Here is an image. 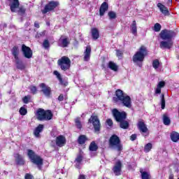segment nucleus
<instances>
[{
  "label": "nucleus",
  "instance_id": "44",
  "mask_svg": "<svg viewBox=\"0 0 179 179\" xmlns=\"http://www.w3.org/2000/svg\"><path fill=\"white\" fill-rule=\"evenodd\" d=\"M161 29H162V25H160V24L159 23H156L154 26V30L155 31H160Z\"/></svg>",
  "mask_w": 179,
  "mask_h": 179
},
{
  "label": "nucleus",
  "instance_id": "43",
  "mask_svg": "<svg viewBox=\"0 0 179 179\" xmlns=\"http://www.w3.org/2000/svg\"><path fill=\"white\" fill-rule=\"evenodd\" d=\"M152 66L155 69H157V68L160 66V62H159V60H154L152 62Z\"/></svg>",
  "mask_w": 179,
  "mask_h": 179
},
{
  "label": "nucleus",
  "instance_id": "6",
  "mask_svg": "<svg viewBox=\"0 0 179 179\" xmlns=\"http://www.w3.org/2000/svg\"><path fill=\"white\" fill-rule=\"evenodd\" d=\"M160 38L165 41H172L176 37V32L167 29L162 30L159 34Z\"/></svg>",
  "mask_w": 179,
  "mask_h": 179
},
{
  "label": "nucleus",
  "instance_id": "5",
  "mask_svg": "<svg viewBox=\"0 0 179 179\" xmlns=\"http://www.w3.org/2000/svg\"><path fill=\"white\" fill-rule=\"evenodd\" d=\"M57 64L60 66L62 71H68L71 68V59L66 57H62L58 60Z\"/></svg>",
  "mask_w": 179,
  "mask_h": 179
},
{
  "label": "nucleus",
  "instance_id": "56",
  "mask_svg": "<svg viewBox=\"0 0 179 179\" xmlns=\"http://www.w3.org/2000/svg\"><path fill=\"white\" fill-rule=\"evenodd\" d=\"M76 167L77 169H80V164H78V162H76Z\"/></svg>",
  "mask_w": 179,
  "mask_h": 179
},
{
  "label": "nucleus",
  "instance_id": "49",
  "mask_svg": "<svg viewBox=\"0 0 179 179\" xmlns=\"http://www.w3.org/2000/svg\"><path fill=\"white\" fill-rule=\"evenodd\" d=\"M82 162V156L78 155L77 158L76 159V163H78V164H80V162Z\"/></svg>",
  "mask_w": 179,
  "mask_h": 179
},
{
  "label": "nucleus",
  "instance_id": "1",
  "mask_svg": "<svg viewBox=\"0 0 179 179\" xmlns=\"http://www.w3.org/2000/svg\"><path fill=\"white\" fill-rule=\"evenodd\" d=\"M148 55V50L145 46H141L133 56V62L142 68V62L145 60V57Z\"/></svg>",
  "mask_w": 179,
  "mask_h": 179
},
{
  "label": "nucleus",
  "instance_id": "12",
  "mask_svg": "<svg viewBox=\"0 0 179 179\" xmlns=\"http://www.w3.org/2000/svg\"><path fill=\"white\" fill-rule=\"evenodd\" d=\"M58 45L65 48L67 45H69V38L68 36H62L58 41Z\"/></svg>",
  "mask_w": 179,
  "mask_h": 179
},
{
  "label": "nucleus",
  "instance_id": "59",
  "mask_svg": "<svg viewBox=\"0 0 179 179\" xmlns=\"http://www.w3.org/2000/svg\"><path fill=\"white\" fill-rule=\"evenodd\" d=\"M8 1H17V0H8Z\"/></svg>",
  "mask_w": 179,
  "mask_h": 179
},
{
  "label": "nucleus",
  "instance_id": "31",
  "mask_svg": "<svg viewBox=\"0 0 179 179\" xmlns=\"http://www.w3.org/2000/svg\"><path fill=\"white\" fill-rule=\"evenodd\" d=\"M54 75H55V76H57V79L59 80V81L60 82L61 85H64V86H66V85H68L67 83H64V81L62 80V78L61 77V74L59 73V72L55 71L53 72Z\"/></svg>",
  "mask_w": 179,
  "mask_h": 179
},
{
  "label": "nucleus",
  "instance_id": "29",
  "mask_svg": "<svg viewBox=\"0 0 179 179\" xmlns=\"http://www.w3.org/2000/svg\"><path fill=\"white\" fill-rule=\"evenodd\" d=\"M171 139L173 142H178L179 141V134L176 131H172L171 133Z\"/></svg>",
  "mask_w": 179,
  "mask_h": 179
},
{
  "label": "nucleus",
  "instance_id": "50",
  "mask_svg": "<svg viewBox=\"0 0 179 179\" xmlns=\"http://www.w3.org/2000/svg\"><path fill=\"white\" fill-rule=\"evenodd\" d=\"M116 51H117V52H116L117 57L119 59L122 58V52L121 50H116Z\"/></svg>",
  "mask_w": 179,
  "mask_h": 179
},
{
  "label": "nucleus",
  "instance_id": "19",
  "mask_svg": "<svg viewBox=\"0 0 179 179\" xmlns=\"http://www.w3.org/2000/svg\"><path fill=\"white\" fill-rule=\"evenodd\" d=\"M137 127L141 132H143L144 134L148 132V127H146V124H145V122H143V120H138Z\"/></svg>",
  "mask_w": 179,
  "mask_h": 179
},
{
  "label": "nucleus",
  "instance_id": "53",
  "mask_svg": "<svg viewBox=\"0 0 179 179\" xmlns=\"http://www.w3.org/2000/svg\"><path fill=\"white\" fill-rule=\"evenodd\" d=\"M131 141H135L136 139V134H132L130 137Z\"/></svg>",
  "mask_w": 179,
  "mask_h": 179
},
{
  "label": "nucleus",
  "instance_id": "60",
  "mask_svg": "<svg viewBox=\"0 0 179 179\" xmlns=\"http://www.w3.org/2000/svg\"><path fill=\"white\" fill-rule=\"evenodd\" d=\"M179 179V178H178Z\"/></svg>",
  "mask_w": 179,
  "mask_h": 179
},
{
  "label": "nucleus",
  "instance_id": "7",
  "mask_svg": "<svg viewBox=\"0 0 179 179\" xmlns=\"http://www.w3.org/2000/svg\"><path fill=\"white\" fill-rule=\"evenodd\" d=\"M112 113L117 122H121L127 119V113L125 112H120L117 108L113 109Z\"/></svg>",
  "mask_w": 179,
  "mask_h": 179
},
{
  "label": "nucleus",
  "instance_id": "14",
  "mask_svg": "<svg viewBox=\"0 0 179 179\" xmlns=\"http://www.w3.org/2000/svg\"><path fill=\"white\" fill-rule=\"evenodd\" d=\"M120 101H122L123 106L127 108H131L132 107V101H131V97L126 95Z\"/></svg>",
  "mask_w": 179,
  "mask_h": 179
},
{
  "label": "nucleus",
  "instance_id": "41",
  "mask_svg": "<svg viewBox=\"0 0 179 179\" xmlns=\"http://www.w3.org/2000/svg\"><path fill=\"white\" fill-rule=\"evenodd\" d=\"M108 15L110 20L115 19L117 17V14L114 11H109Z\"/></svg>",
  "mask_w": 179,
  "mask_h": 179
},
{
  "label": "nucleus",
  "instance_id": "24",
  "mask_svg": "<svg viewBox=\"0 0 179 179\" xmlns=\"http://www.w3.org/2000/svg\"><path fill=\"white\" fill-rule=\"evenodd\" d=\"M91 34L93 40H97L100 37V34L99 33V29L96 28H92L91 29Z\"/></svg>",
  "mask_w": 179,
  "mask_h": 179
},
{
  "label": "nucleus",
  "instance_id": "8",
  "mask_svg": "<svg viewBox=\"0 0 179 179\" xmlns=\"http://www.w3.org/2000/svg\"><path fill=\"white\" fill-rule=\"evenodd\" d=\"M59 5V2L58 1H50L49 3L46 4L44 9L42 10V13L45 15L48 12H51V10H54Z\"/></svg>",
  "mask_w": 179,
  "mask_h": 179
},
{
  "label": "nucleus",
  "instance_id": "21",
  "mask_svg": "<svg viewBox=\"0 0 179 179\" xmlns=\"http://www.w3.org/2000/svg\"><path fill=\"white\" fill-rule=\"evenodd\" d=\"M108 10V4L107 2H103L99 8V15L100 16H104V13Z\"/></svg>",
  "mask_w": 179,
  "mask_h": 179
},
{
  "label": "nucleus",
  "instance_id": "58",
  "mask_svg": "<svg viewBox=\"0 0 179 179\" xmlns=\"http://www.w3.org/2000/svg\"><path fill=\"white\" fill-rule=\"evenodd\" d=\"M30 25V22H27L26 26H29Z\"/></svg>",
  "mask_w": 179,
  "mask_h": 179
},
{
  "label": "nucleus",
  "instance_id": "52",
  "mask_svg": "<svg viewBox=\"0 0 179 179\" xmlns=\"http://www.w3.org/2000/svg\"><path fill=\"white\" fill-rule=\"evenodd\" d=\"M25 179H34V177H33L31 175L27 173L25 175Z\"/></svg>",
  "mask_w": 179,
  "mask_h": 179
},
{
  "label": "nucleus",
  "instance_id": "15",
  "mask_svg": "<svg viewBox=\"0 0 179 179\" xmlns=\"http://www.w3.org/2000/svg\"><path fill=\"white\" fill-rule=\"evenodd\" d=\"M66 143V138L64 136H58L56 138V145L59 146V148H62V146H65Z\"/></svg>",
  "mask_w": 179,
  "mask_h": 179
},
{
  "label": "nucleus",
  "instance_id": "33",
  "mask_svg": "<svg viewBox=\"0 0 179 179\" xmlns=\"http://www.w3.org/2000/svg\"><path fill=\"white\" fill-rule=\"evenodd\" d=\"M163 122L165 125L169 126L171 124V120H170V117H169V116H167V115L164 114L163 115Z\"/></svg>",
  "mask_w": 179,
  "mask_h": 179
},
{
  "label": "nucleus",
  "instance_id": "11",
  "mask_svg": "<svg viewBox=\"0 0 179 179\" xmlns=\"http://www.w3.org/2000/svg\"><path fill=\"white\" fill-rule=\"evenodd\" d=\"M115 96H114L113 100L115 103H118V101H121L126 96L124 92L121 90H117L115 92Z\"/></svg>",
  "mask_w": 179,
  "mask_h": 179
},
{
  "label": "nucleus",
  "instance_id": "4",
  "mask_svg": "<svg viewBox=\"0 0 179 179\" xmlns=\"http://www.w3.org/2000/svg\"><path fill=\"white\" fill-rule=\"evenodd\" d=\"M109 146L112 149H115L117 152L122 150V145L120 143V138L116 135H113L109 139Z\"/></svg>",
  "mask_w": 179,
  "mask_h": 179
},
{
  "label": "nucleus",
  "instance_id": "27",
  "mask_svg": "<svg viewBox=\"0 0 179 179\" xmlns=\"http://www.w3.org/2000/svg\"><path fill=\"white\" fill-rule=\"evenodd\" d=\"M14 157H15L17 164H24V159H23V157H22V155L15 154Z\"/></svg>",
  "mask_w": 179,
  "mask_h": 179
},
{
  "label": "nucleus",
  "instance_id": "32",
  "mask_svg": "<svg viewBox=\"0 0 179 179\" xmlns=\"http://www.w3.org/2000/svg\"><path fill=\"white\" fill-rule=\"evenodd\" d=\"M15 64L17 69H20L21 71L24 69V64H23V62L20 59H15Z\"/></svg>",
  "mask_w": 179,
  "mask_h": 179
},
{
  "label": "nucleus",
  "instance_id": "13",
  "mask_svg": "<svg viewBox=\"0 0 179 179\" xmlns=\"http://www.w3.org/2000/svg\"><path fill=\"white\" fill-rule=\"evenodd\" d=\"M40 87L41 89V92H43V94L46 96V97H50L51 94V88L48 87L45 83L40 84Z\"/></svg>",
  "mask_w": 179,
  "mask_h": 179
},
{
  "label": "nucleus",
  "instance_id": "54",
  "mask_svg": "<svg viewBox=\"0 0 179 179\" xmlns=\"http://www.w3.org/2000/svg\"><path fill=\"white\" fill-rule=\"evenodd\" d=\"M59 101H62L64 100V95L61 94L58 97Z\"/></svg>",
  "mask_w": 179,
  "mask_h": 179
},
{
  "label": "nucleus",
  "instance_id": "42",
  "mask_svg": "<svg viewBox=\"0 0 179 179\" xmlns=\"http://www.w3.org/2000/svg\"><path fill=\"white\" fill-rule=\"evenodd\" d=\"M75 122L76 127H77L78 129H82V123H80V118H76Z\"/></svg>",
  "mask_w": 179,
  "mask_h": 179
},
{
  "label": "nucleus",
  "instance_id": "48",
  "mask_svg": "<svg viewBox=\"0 0 179 179\" xmlns=\"http://www.w3.org/2000/svg\"><path fill=\"white\" fill-rule=\"evenodd\" d=\"M29 90L33 93L34 94L36 93L37 92V88L35 86H31L29 87Z\"/></svg>",
  "mask_w": 179,
  "mask_h": 179
},
{
  "label": "nucleus",
  "instance_id": "30",
  "mask_svg": "<svg viewBox=\"0 0 179 179\" xmlns=\"http://www.w3.org/2000/svg\"><path fill=\"white\" fill-rule=\"evenodd\" d=\"M108 66L110 69L112 71H114V72H117L118 71V66L113 62H109Z\"/></svg>",
  "mask_w": 179,
  "mask_h": 179
},
{
  "label": "nucleus",
  "instance_id": "34",
  "mask_svg": "<svg viewBox=\"0 0 179 179\" xmlns=\"http://www.w3.org/2000/svg\"><path fill=\"white\" fill-rule=\"evenodd\" d=\"M89 149L90 152H96L98 149L97 144L94 141H92L90 145Z\"/></svg>",
  "mask_w": 179,
  "mask_h": 179
},
{
  "label": "nucleus",
  "instance_id": "51",
  "mask_svg": "<svg viewBox=\"0 0 179 179\" xmlns=\"http://www.w3.org/2000/svg\"><path fill=\"white\" fill-rule=\"evenodd\" d=\"M106 124L108 126H109L110 127H113V120L111 119H108L106 120Z\"/></svg>",
  "mask_w": 179,
  "mask_h": 179
},
{
  "label": "nucleus",
  "instance_id": "18",
  "mask_svg": "<svg viewBox=\"0 0 179 179\" xmlns=\"http://www.w3.org/2000/svg\"><path fill=\"white\" fill-rule=\"evenodd\" d=\"M160 48H167L170 50L173 47V41H162L159 43Z\"/></svg>",
  "mask_w": 179,
  "mask_h": 179
},
{
  "label": "nucleus",
  "instance_id": "16",
  "mask_svg": "<svg viewBox=\"0 0 179 179\" xmlns=\"http://www.w3.org/2000/svg\"><path fill=\"white\" fill-rule=\"evenodd\" d=\"M122 167V164L121 161H117L113 167V173L115 176H120L121 175V168Z\"/></svg>",
  "mask_w": 179,
  "mask_h": 179
},
{
  "label": "nucleus",
  "instance_id": "46",
  "mask_svg": "<svg viewBox=\"0 0 179 179\" xmlns=\"http://www.w3.org/2000/svg\"><path fill=\"white\" fill-rule=\"evenodd\" d=\"M23 103H24V104H27V103H29V101H30V96H25L23 99H22Z\"/></svg>",
  "mask_w": 179,
  "mask_h": 179
},
{
  "label": "nucleus",
  "instance_id": "10",
  "mask_svg": "<svg viewBox=\"0 0 179 179\" xmlns=\"http://www.w3.org/2000/svg\"><path fill=\"white\" fill-rule=\"evenodd\" d=\"M22 51L23 55H24V57H25V58L30 59V58H31V57H33V51L28 46H26L25 45H22Z\"/></svg>",
  "mask_w": 179,
  "mask_h": 179
},
{
  "label": "nucleus",
  "instance_id": "28",
  "mask_svg": "<svg viewBox=\"0 0 179 179\" xmlns=\"http://www.w3.org/2000/svg\"><path fill=\"white\" fill-rule=\"evenodd\" d=\"M131 31L134 36H136L138 34V28L136 27V21H133L131 25Z\"/></svg>",
  "mask_w": 179,
  "mask_h": 179
},
{
  "label": "nucleus",
  "instance_id": "20",
  "mask_svg": "<svg viewBox=\"0 0 179 179\" xmlns=\"http://www.w3.org/2000/svg\"><path fill=\"white\" fill-rule=\"evenodd\" d=\"M92 55V48L87 46L84 52V61L87 62L90 60V55Z\"/></svg>",
  "mask_w": 179,
  "mask_h": 179
},
{
  "label": "nucleus",
  "instance_id": "23",
  "mask_svg": "<svg viewBox=\"0 0 179 179\" xmlns=\"http://www.w3.org/2000/svg\"><path fill=\"white\" fill-rule=\"evenodd\" d=\"M43 129H44V125L39 124L34 131V135L36 138H40V132H43Z\"/></svg>",
  "mask_w": 179,
  "mask_h": 179
},
{
  "label": "nucleus",
  "instance_id": "37",
  "mask_svg": "<svg viewBox=\"0 0 179 179\" xmlns=\"http://www.w3.org/2000/svg\"><path fill=\"white\" fill-rule=\"evenodd\" d=\"M78 143L80 145H83L86 141H87V138H86V136L85 135H81L78 138Z\"/></svg>",
  "mask_w": 179,
  "mask_h": 179
},
{
  "label": "nucleus",
  "instance_id": "35",
  "mask_svg": "<svg viewBox=\"0 0 179 179\" xmlns=\"http://www.w3.org/2000/svg\"><path fill=\"white\" fill-rule=\"evenodd\" d=\"M140 173H141L142 179H150V173H149V172L143 171L141 170Z\"/></svg>",
  "mask_w": 179,
  "mask_h": 179
},
{
  "label": "nucleus",
  "instance_id": "38",
  "mask_svg": "<svg viewBox=\"0 0 179 179\" xmlns=\"http://www.w3.org/2000/svg\"><path fill=\"white\" fill-rule=\"evenodd\" d=\"M120 128H122L123 129H127L128 127H129V123L127 122V120H123L122 122H120Z\"/></svg>",
  "mask_w": 179,
  "mask_h": 179
},
{
  "label": "nucleus",
  "instance_id": "57",
  "mask_svg": "<svg viewBox=\"0 0 179 179\" xmlns=\"http://www.w3.org/2000/svg\"><path fill=\"white\" fill-rule=\"evenodd\" d=\"M78 179H85V175H80Z\"/></svg>",
  "mask_w": 179,
  "mask_h": 179
},
{
  "label": "nucleus",
  "instance_id": "47",
  "mask_svg": "<svg viewBox=\"0 0 179 179\" xmlns=\"http://www.w3.org/2000/svg\"><path fill=\"white\" fill-rule=\"evenodd\" d=\"M43 45L44 48H48V47H50V42H48V40H45L43 41Z\"/></svg>",
  "mask_w": 179,
  "mask_h": 179
},
{
  "label": "nucleus",
  "instance_id": "3",
  "mask_svg": "<svg viewBox=\"0 0 179 179\" xmlns=\"http://www.w3.org/2000/svg\"><path fill=\"white\" fill-rule=\"evenodd\" d=\"M36 116L39 121H48L52 118V113L51 110H44L39 108L36 112Z\"/></svg>",
  "mask_w": 179,
  "mask_h": 179
},
{
  "label": "nucleus",
  "instance_id": "55",
  "mask_svg": "<svg viewBox=\"0 0 179 179\" xmlns=\"http://www.w3.org/2000/svg\"><path fill=\"white\" fill-rule=\"evenodd\" d=\"M34 26H35L37 29H38V28L40 27V24H39L38 22H35Z\"/></svg>",
  "mask_w": 179,
  "mask_h": 179
},
{
  "label": "nucleus",
  "instance_id": "2",
  "mask_svg": "<svg viewBox=\"0 0 179 179\" xmlns=\"http://www.w3.org/2000/svg\"><path fill=\"white\" fill-rule=\"evenodd\" d=\"M27 155L31 162H32L34 164H36L39 170H41V166H43V159H41L40 156L36 155V153H34L31 150H28Z\"/></svg>",
  "mask_w": 179,
  "mask_h": 179
},
{
  "label": "nucleus",
  "instance_id": "25",
  "mask_svg": "<svg viewBox=\"0 0 179 179\" xmlns=\"http://www.w3.org/2000/svg\"><path fill=\"white\" fill-rule=\"evenodd\" d=\"M164 86H166V83L164 81L159 82L155 90V93L157 94H160V93H162V87H164Z\"/></svg>",
  "mask_w": 179,
  "mask_h": 179
},
{
  "label": "nucleus",
  "instance_id": "22",
  "mask_svg": "<svg viewBox=\"0 0 179 179\" xmlns=\"http://www.w3.org/2000/svg\"><path fill=\"white\" fill-rule=\"evenodd\" d=\"M157 8L159 9L160 12L165 16H167V15H169V9L162 3H157Z\"/></svg>",
  "mask_w": 179,
  "mask_h": 179
},
{
  "label": "nucleus",
  "instance_id": "26",
  "mask_svg": "<svg viewBox=\"0 0 179 179\" xmlns=\"http://www.w3.org/2000/svg\"><path fill=\"white\" fill-rule=\"evenodd\" d=\"M11 52L15 60L19 59V48L17 46H14L11 50Z\"/></svg>",
  "mask_w": 179,
  "mask_h": 179
},
{
  "label": "nucleus",
  "instance_id": "40",
  "mask_svg": "<svg viewBox=\"0 0 179 179\" xmlns=\"http://www.w3.org/2000/svg\"><path fill=\"white\" fill-rule=\"evenodd\" d=\"M161 106L162 110H164L166 108V100L164 99V94H162L161 96Z\"/></svg>",
  "mask_w": 179,
  "mask_h": 179
},
{
  "label": "nucleus",
  "instance_id": "36",
  "mask_svg": "<svg viewBox=\"0 0 179 179\" xmlns=\"http://www.w3.org/2000/svg\"><path fill=\"white\" fill-rule=\"evenodd\" d=\"M16 12H17L18 15L20 16H23V15L26 13V8L23 6H19Z\"/></svg>",
  "mask_w": 179,
  "mask_h": 179
},
{
  "label": "nucleus",
  "instance_id": "39",
  "mask_svg": "<svg viewBox=\"0 0 179 179\" xmlns=\"http://www.w3.org/2000/svg\"><path fill=\"white\" fill-rule=\"evenodd\" d=\"M150 150H152V143H148L144 147V152L145 153H149V152H150Z\"/></svg>",
  "mask_w": 179,
  "mask_h": 179
},
{
  "label": "nucleus",
  "instance_id": "9",
  "mask_svg": "<svg viewBox=\"0 0 179 179\" xmlns=\"http://www.w3.org/2000/svg\"><path fill=\"white\" fill-rule=\"evenodd\" d=\"M89 122L93 124L94 129L96 132L100 131V120L96 115H92L89 120Z\"/></svg>",
  "mask_w": 179,
  "mask_h": 179
},
{
  "label": "nucleus",
  "instance_id": "45",
  "mask_svg": "<svg viewBox=\"0 0 179 179\" xmlns=\"http://www.w3.org/2000/svg\"><path fill=\"white\" fill-rule=\"evenodd\" d=\"M20 114L21 115H26V114H27V109L24 108L23 107L20 108Z\"/></svg>",
  "mask_w": 179,
  "mask_h": 179
},
{
  "label": "nucleus",
  "instance_id": "17",
  "mask_svg": "<svg viewBox=\"0 0 179 179\" xmlns=\"http://www.w3.org/2000/svg\"><path fill=\"white\" fill-rule=\"evenodd\" d=\"M20 5V3H19V1H10L9 3V6L11 12H17Z\"/></svg>",
  "mask_w": 179,
  "mask_h": 179
}]
</instances>
